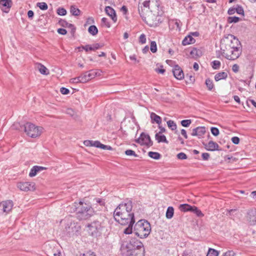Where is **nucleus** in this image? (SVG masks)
Instances as JSON below:
<instances>
[{
  "label": "nucleus",
  "instance_id": "nucleus-1",
  "mask_svg": "<svg viewBox=\"0 0 256 256\" xmlns=\"http://www.w3.org/2000/svg\"><path fill=\"white\" fill-rule=\"evenodd\" d=\"M120 252L122 256H144V245L136 238L122 240Z\"/></svg>",
  "mask_w": 256,
  "mask_h": 256
},
{
  "label": "nucleus",
  "instance_id": "nucleus-2",
  "mask_svg": "<svg viewBox=\"0 0 256 256\" xmlns=\"http://www.w3.org/2000/svg\"><path fill=\"white\" fill-rule=\"evenodd\" d=\"M74 204L76 218L80 220H87L93 216L94 208L90 204L86 202L84 200H80L78 202H74Z\"/></svg>",
  "mask_w": 256,
  "mask_h": 256
},
{
  "label": "nucleus",
  "instance_id": "nucleus-3",
  "mask_svg": "<svg viewBox=\"0 0 256 256\" xmlns=\"http://www.w3.org/2000/svg\"><path fill=\"white\" fill-rule=\"evenodd\" d=\"M151 231L150 224L145 220H138L134 225V234L140 238H146Z\"/></svg>",
  "mask_w": 256,
  "mask_h": 256
},
{
  "label": "nucleus",
  "instance_id": "nucleus-4",
  "mask_svg": "<svg viewBox=\"0 0 256 256\" xmlns=\"http://www.w3.org/2000/svg\"><path fill=\"white\" fill-rule=\"evenodd\" d=\"M224 42L226 43L225 48H220L222 56L226 59L232 60L239 58L242 54V48H240L239 47L238 48H236V50H233L230 46H228L229 42L228 40H226Z\"/></svg>",
  "mask_w": 256,
  "mask_h": 256
},
{
  "label": "nucleus",
  "instance_id": "nucleus-5",
  "mask_svg": "<svg viewBox=\"0 0 256 256\" xmlns=\"http://www.w3.org/2000/svg\"><path fill=\"white\" fill-rule=\"evenodd\" d=\"M19 130H24L28 136L34 138L40 135L42 128H38L34 124L28 122L22 126H20Z\"/></svg>",
  "mask_w": 256,
  "mask_h": 256
},
{
  "label": "nucleus",
  "instance_id": "nucleus-6",
  "mask_svg": "<svg viewBox=\"0 0 256 256\" xmlns=\"http://www.w3.org/2000/svg\"><path fill=\"white\" fill-rule=\"evenodd\" d=\"M132 200H126L120 204L115 209L114 212V216L119 217L123 214L132 211Z\"/></svg>",
  "mask_w": 256,
  "mask_h": 256
},
{
  "label": "nucleus",
  "instance_id": "nucleus-7",
  "mask_svg": "<svg viewBox=\"0 0 256 256\" xmlns=\"http://www.w3.org/2000/svg\"><path fill=\"white\" fill-rule=\"evenodd\" d=\"M104 220L102 218H100V220L97 219L93 222L88 224L89 233L92 236H96L97 234L102 230L104 227Z\"/></svg>",
  "mask_w": 256,
  "mask_h": 256
},
{
  "label": "nucleus",
  "instance_id": "nucleus-8",
  "mask_svg": "<svg viewBox=\"0 0 256 256\" xmlns=\"http://www.w3.org/2000/svg\"><path fill=\"white\" fill-rule=\"evenodd\" d=\"M228 40L229 42L228 46H230L232 48L236 50V48H242V45L240 40L235 36L232 34H228L225 36L221 41L220 48H224L226 46V42L224 40Z\"/></svg>",
  "mask_w": 256,
  "mask_h": 256
},
{
  "label": "nucleus",
  "instance_id": "nucleus-9",
  "mask_svg": "<svg viewBox=\"0 0 256 256\" xmlns=\"http://www.w3.org/2000/svg\"><path fill=\"white\" fill-rule=\"evenodd\" d=\"M115 220L122 225H126L128 222L135 223L134 213L132 211L128 212L119 217L114 216Z\"/></svg>",
  "mask_w": 256,
  "mask_h": 256
},
{
  "label": "nucleus",
  "instance_id": "nucleus-10",
  "mask_svg": "<svg viewBox=\"0 0 256 256\" xmlns=\"http://www.w3.org/2000/svg\"><path fill=\"white\" fill-rule=\"evenodd\" d=\"M44 248L46 254L48 256H60V253L58 252L54 246V244L52 242H47L44 244Z\"/></svg>",
  "mask_w": 256,
  "mask_h": 256
},
{
  "label": "nucleus",
  "instance_id": "nucleus-11",
  "mask_svg": "<svg viewBox=\"0 0 256 256\" xmlns=\"http://www.w3.org/2000/svg\"><path fill=\"white\" fill-rule=\"evenodd\" d=\"M136 142L141 145H146L147 146H150L153 144V142L151 140L150 136L144 132L140 134V138L136 140Z\"/></svg>",
  "mask_w": 256,
  "mask_h": 256
},
{
  "label": "nucleus",
  "instance_id": "nucleus-12",
  "mask_svg": "<svg viewBox=\"0 0 256 256\" xmlns=\"http://www.w3.org/2000/svg\"><path fill=\"white\" fill-rule=\"evenodd\" d=\"M246 218L250 225H256V208L249 210L247 212Z\"/></svg>",
  "mask_w": 256,
  "mask_h": 256
},
{
  "label": "nucleus",
  "instance_id": "nucleus-13",
  "mask_svg": "<svg viewBox=\"0 0 256 256\" xmlns=\"http://www.w3.org/2000/svg\"><path fill=\"white\" fill-rule=\"evenodd\" d=\"M12 206L13 202L10 200L3 201L0 202V214L8 213L12 210Z\"/></svg>",
  "mask_w": 256,
  "mask_h": 256
},
{
  "label": "nucleus",
  "instance_id": "nucleus-14",
  "mask_svg": "<svg viewBox=\"0 0 256 256\" xmlns=\"http://www.w3.org/2000/svg\"><path fill=\"white\" fill-rule=\"evenodd\" d=\"M18 188L22 191L34 190L35 189L34 184L29 182H20L17 184Z\"/></svg>",
  "mask_w": 256,
  "mask_h": 256
},
{
  "label": "nucleus",
  "instance_id": "nucleus-15",
  "mask_svg": "<svg viewBox=\"0 0 256 256\" xmlns=\"http://www.w3.org/2000/svg\"><path fill=\"white\" fill-rule=\"evenodd\" d=\"M78 228L79 226H77L74 222H70L66 226L65 230L67 234L70 236L74 234H77Z\"/></svg>",
  "mask_w": 256,
  "mask_h": 256
},
{
  "label": "nucleus",
  "instance_id": "nucleus-16",
  "mask_svg": "<svg viewBox=\"0 0 256 256\" xmlns=\"http://www.w3.org/2000/svg\"><path fill=\"white\" fill-rule=\"evenodd\" d=\"M97 74V73L93 70L86 72L81 74L82 83H85L88 80L94 78Z\"/></svg>",
  "mask_w": 256,
  "mask_h": 256
},
{
  "label": "nucleus",
  "instance_id": "nucleus-17",
  "mask_svg": "<svg viewBox=\"0 0 256 256\" xmlns=\"http://www.w3.org/2000/svg\"><path fill=\"white\" fill-rule=\"evenodd\" d=\"M172 72L174 76L178 80H181L184 78V72L182 69L178 64L174 66Z\"/></svg>",
  "mask_w": 256,
  "mask_h": 256
},
{
  "label": "nucleus",
  "instance_id": "nucleus-18",
  "mask_svg": "<svg viewBox=\"0 0 256 256\" xmlns=\"http://www.w3.org/2000/svg\"><path fill=\"white\" fill-rule=\"evenodd\" d=\"M12 5V0H0V8L4 12H8Z\"/></svg>",
  "mask_w": 256,
  "mask_h": 256
},
{
  "label": "nucleus",
  "instance_id": "nucleus-19",
  "mask_svg": "<svg viewBox=\"0 0 256 256\" xmlns=\"http://www.w3.org/2000/svg\"><path fill=\"white\" fill-rule=\"evenodd\" d=\"M206 132L205 126H198L192 130L191 134L192 136H197L198 138H200Z\"/></svg>",
  "mask_w": 256,
  "mask_h": 256
},
{
  "label": "nucleus",
  "instance_id": "nucleus-20",
  "mask_svg": "<svg viewBox=\"0 0 256 256\" xmlns=\"http://www.w3.org/2000/svg\"><path fill=\"white\" fill-rule=\"evenodd\" d=\"M204 146L205 148L208 151H214V150H219L218 149L219 146L216 142L212 140L210 141L208 144H205L204 142L202 143Z\"/></svg>",
  "mask_w": 256,
  "mask_h": 256
},
{
  "label": "nucleus",
  "instance_id": "nucleus-21",
  "mask_svg": "<svg viewBox=\"0 0 256 256\" xmlns=\"http://www.w3.org/2000/svg\"><path fill=\"white\" fill-rule=\"evenodd\" d=\"M105 12L106 14L109 16L114 22H116L117 20V17L115 10L110 6H106L105 8Z\"/></svg>",
  "mask_w": 256,
  "mask_h": 256
},
{
  "label": "nucleus",
  "instance_id": "nucleus-22",
  "mask_svg": "<svg viewBox=\"0 0 256 256\" xmlns=\"http://www.w3.org/2000/svg\"><path fill=\"white\" fill-rule=\"evenodd\" d=\"M58 24L62 27L68 28L71 29V33L74 34L76 31V28L74 25L68 23L66 20L60 19L58 21Z\"/></svg>",
  "mask_w": 256,
  "mask_h": 256
},
{
  "label": "nucleus",
  "instance_id": "nucleus-23",
  "mask_svg": "<svg viewBox=\"0 0 256 256\" xmlns=\"http://www.w3.org/2000/svg\"><path fill=\"white\" fill-rule=\"evenodd\" d=\"M46 168H47L46 167L40 166H34L30 170V172L29 173V176L30 177H34L36 175L38 172L46 170Z\"/></svg>",
  "mask_w": 256,
  "mask_h": 256
},
{
  "label": "nucleus",
  "instance_id": "nucleus-24",
  "mask_svg": "<svg viewBox=\"0 0 256 256\" xmlns=\"http://www.w3.org/2000/svg\"><path fill=\"white\" fill-rule=\"evenodd\" d=\"M150 118L152 124L156 123L158 125L162 124V120L161 117L154 112H152L150 113Z\"/></svg>",
  "mask_w": 256,
  "mask_h": 256
},
{
  "label": "nucleus",
  "instance_id": "nucleus-25",
  "mask_svg": "<svg viewBox=\"0 0 256 256\" xmlns=\"http://www.w3.org/2000/svg\"><path fill=\"white\" fill-rule=\"evenodd\" d=\"M196 40L193 38L192 35H188L186 36L182 41V44L186 46L190 44H194Z\"/></svg>",
  "mask_w": 256,
  "mask_h": 256
},
{
  "label": "nucleus",
  "instance_id": "nucleus-26",
  "mask_svg": "<svg viewBox=\"0 0 256 256\" xmlns=\"http://www.w3.org/2000/svg\"><path fill=\"white\" fill-rule=\"evenodd\" d=\"M193 206L187 204H180L178 206V209L182 212H192Z\"/></svg>",
  "mask_w": 256,
  "mask_h": 256
},
{
  "label": "nucleus",
  "instance_id": "nucleus-27",
  "mask_svg": "<svg viewBox=\"0 0 256 256\" xmlns=\"http://www.w3.org/2000/svg\"><path fill=\"white\" fill-rule=\"evenodd\" d=\"M162 134H159L158 132L155 134V138L156 140H157L158 142H164L166 144H168V142L167 140L166 136Z\"/></svg>",
  "mask_w": 256,
  "mask_h": 256
},
{
  "label": "nucleus",
  "instance_id": "nucleus-28",
  "mask_svg": "<svg viewBox=\"0 0 256 256\" xmlns=\"http://www.w3.org/2000/svg\"><path fill=\"white\" fill-rule=\"evenodd\" d=\"M190 54L194 58H199L202 55V51L200 50L194 48L190 52Z\"/></svg>",
  "mask_w": 256,
  "mask_h": 256
},
{
  "label": "nucleus",
  "instance_id": "nucleus-29",
  "mask_svg": "<svg viewBox=\"0 0 256 256\" xmlns=\"http://www.w3.org/2000/svg\"><path fill=\"white\" fill-rule=\"evenodd\" d=\"M228 77V74L224 72H218L214 76V80L216 82H218L221 80H225Z\"/></svg>",
  "mask_w": 256,
  "mask_h": 256
},
{
  "label": "nucleus",
  "instance_id": "nucleus-30",
  "mask_svg": "<svg viewBox=\"0 0 256 256\" xmlns=\"http://www.w3.org/2000/svg\"><path fill=\"white\" fill-rule=\"evenodd\" d=\"M174 214V208L172 206H168L167 208L166 214V217L168 219H171Z\"/></svg>",
  "mask_w": 256,
  "mask_h": 256
},
{
  "label": "nucleus",
  "instance_id": "nucleus-31",
  "mask_svg": "<svg viewBox=\"0 0 256 256\" xmlns=\"http://www.w3.org/2000/svg\"><path fill=\"white\" fill-rule=\"evenodd\" d=\"M38 70L40 72V74L44 75H48L49 74V72L48 68L44 66V65L39 64H38Z\"/></svg>",
  "mask_w": 256,
  "mask_h": 256
},
{
  "label": "nucleus",
  "instance_id": "nucleus-32",
  "mask_svg": "<svg viewBox=\"0 0 256 256\" xmlns=\"http://www.w3.org/2000/svg\"><path fill=\"white\" fill-rule=\"evenodd\" d=\"M88 32L90 34L94 36L98 34V29L96 26L92 25L88 28Z\"/></svg>",
  "mask_w": 256,
  "mask_h": 256
},
{
  "label": "nucleus",
  "instance_id": "nucleus-33",
  "mask_svg": "<svg viewBox=\"0 0 256 256\" xmlns=\"http://www.w3.org/2000/svg\"><path fill=\"white\" fill-rule=\"evenodd\" d=\"M134 224V223L132 224L131 222H128V226L124 228V233L126 234H131L132 232V227Z\"/></svg>",
  "mask_w": 256,
  "mask_h": 256
},
{
  "label": "nucleus",
  "instance_id": "nucleus-34",
  "mask_svg": "<svg viewBox=\"0 0 256 256\" xmlns=\"http://www.w3.org/2000/svg\"><path fill=\"white\" fill-rule=\"evenodd\" d=\"M70 12L73 16H78L80 14V10L74 6H72L70 8Z\"/></svg>",
  "mask_w": 256,
  "mask_h": 256
},
{
  "label": "nucleus",
  "instance_id": "nucleus-35",
  "mask_svg": "<svg viewBox=\"0 0 256 256\" xmlns=\"http://www.w3.org/2000/svg\"><path fill=\"white\" fill-rule=\"evenodd\" d=\"M148 156L154 160H159L161 157V154L157 152H148Z\"/></svg>",
  "mask_w": 256,
  "mask_h": 256
},
{
  "label": "nucleus",
  "instance_id": "nucleus-36",
  "mask_svg": "<svg viewBox=\"0 0 256 256\" xmlns=\"http://www.w3.org/2000/svg\"><path fill=\"white\" fill-rule=\"evenodd\" d=\"M94 202H95L96 203L94 204V206L95 204H98L100 206H104L105 205L106 202L105 200L101 198H94Z\"/></svg>",
  "mask_w": 256,
  "mask_h": 256
},
{
  "label": "nucleus",
  "instance_id": "nucleus-37",
  "mask_svg": "<svg viewBox=\"0 0 256 256\" xmlns=\"http://www.w3.org/2000/svg\"><path fill=\"white\" fill-rule=\"evenodd\" d=\"M191 212L195 214L198 217H202L204 216L201 210H200L198 208L194 206L192 207Z\"/></svg>",
  "mask_w": 256,
  "mask_h": 256
},
{
  "label": "nucleus",
  "instance_id": "nucleus-38",
  "mask_svg": "<svg viewBox=\"0 0 256 256\" xmlns=\"http://www.w3.org/2000/svg\"><path fill=\"white\" fill-rule=\"evenodd\" d=\"M240 19L238 16H229L228 18V22L229 24L236 23L240 21Z\"/></svg>",
  "mask_w": 256,
  "mask_h": 256
},
{
  "label": "nucleus",
  "instance_id": "nucleus-39",
  "mask_svg": "<svg viewBox=\"0 0 256 256\" xmlns=\"http://www.w3.org/2000/svg\"><path fill=\"white\" fill-rule=\"evenodd\" d=\"M218 252L216 250L214 249L210 248L208 254H206V256H218Z\"/></svg>",
  "mask_w": 256,
  "mask_h": 256
},
{
  "label": "nucleus",
  "instance_id": "nucleus-40",
  "mask_svg": "<svg viewBox=\"0 0 256 256\" xmlns=\"http://www.w3.org/2000/svg\"><path fill=\"white\" fill-rule=\"evenodd\" d=\"M167 124L168 128H170L172 130H174L176 129V124L173 120H168L167 122Z\"/></svg>",
  "mask_w": 256,
  "mask_h": 256
},
{
  "label": "nucleus",
  "instance_id": "nucleus-41",
  "mask_svg": "<svg viewBox=\"0 0 256 256\" xmlns=\"http://www.w3.org/2000/svg\"><path fill=\"white\" fill-rule=\"evenodd\" d=\"M221 63L218 60H214L212 62V68L214 70H218L220 68Z\"/></svg>",
  "mask_w": 256,
  "mask_h": 256
},
{
  "label": "nucleus",
  "instance_id": "nucleus-42",
  "mask_svg": "<svg viewBox=\"0 0 256 256\" xmlns=\"http://www.w3.org/2000/svg\"><path fill=\"white\" fill-rule=\"evenodd\" d=\"M36 6L42 10H46L48 8V5L46 2H38Z\"/></svg>",
  "mask_w": 256,
  "mask_h": 256
},
{
  "label": "nucleus",
  "instance_id": "nucleus-43",
  "mask_svg": "<svg viewBox=\"0 0 256 256\" xmlns=\"http://www.w3.org/2000/svg\"><path fill=\"white\" fill-rule=\"evenodd\" d=\"M206 84L208 90H211L214 88L212 81L210 78H208L206 80Z\"/></svg>",
  "mask_w": 256,
  "mask_h": 256
},
{
  "label": "nucleus",
  "instance_id": "nucleus-44",
  "mask_svg": "<svg viewBox=\"0 0 256 256\" xmlns=\"http://www.w3.org/2000/svg\"><path fill=\"white\" fill-rule=\"evenodd\" d=\"M103 46L102 44H101L98 43L94 44L92 45H90V46L89 48V50H95L99 49Z\"/></svg>",
  "mask_w": 256,
  "mask_h": 256
},
{
  "label": "nucleus",
  "instance_id": "nucleus-45",
  "mask_svg": "<svg viewBox=\"0 0 256 256\" xmlns=\"http://www.w3.org/2000/svg\"><path fill=\"white\" fill-rule=\"evenodd\" d=\"M150 50L153 53H155L157 51V46L156 42L154 41H152L150 42Z\"/></svg>",
  "mask_w": 256,
  "mask_h": 256
},
{
  "label": "nucleus",
  "instance_id": "nucleus-46",
  "mask_svg": "<svg viewBox=\"0 0 256 256\" xmlns=\"http://www.w3.org/2000/svg\"><path fill=\"white\" fill-rule=\"evenodd\" d=\"M186 83H194L195 81L194 76L192 75H189L188 74L186 75Z\"/></svg>",
  "mask_w": 256,
  "mask_h": 256
},
{
  "label": "nucleus",
  "instance_id": "nucleus-47",
  "mask_svg": "<svg viewBox=\"0 0 256 256\" xmlns=\"http://www.w3.org/2000/svg\"><path fill=\"white\" fill-rule=\"evenodd\" d=\"M236 10V12L238 14H239L244 16V10L242 6H240V5H237Z\"/></svg>",
  "mask_w": 256,
  "mask_h": 256
},
{
  "label": "nucleus",
  "instance_id": "nucleus-48",
  "mask_svg": "<svg viewBox=\"0 0 256 256\" xmlns=\"http://www.w3.org/2000/svg\"><path fill=\"white\" fill-rule=\"evenodd\" d=\"M191 123V120H184L180 122L182 126L184 127H188Z\"/></svg>",
  "mask_w": 256,
  "mask_h": 256
},
{
  "label": "nucleus",
  "instance_id": "nucleus-49",
  "mask_svg": "<svg viewBox=\"0 0 256 256\" xmlns=\"http://www.w3.org/2000/svg\"><path fill=\"white\" fill-rule=\"evenodd\" d=\"M224 158V160L228 162H236V158H234L230 155L226 156Z\"/></svg>",
  "mask_w": 256,
  "mask_h": 256
},
{
  "label": "nucleus",
  "instance_id": "nucleus-50",
  "mask_svg": "<svg viewBox=\"0 0 256 256\" xmlns=\"http://www.w3.org/2000/svg\"><path fill=\"white\" fill-rule=\"evenodd\" d=\"M210 132L212 134L215 136H218L220 134L219 130L216 127H212L210 128Z\"/></svg>",
  "mask_w": 256,
  "mask_h": 256
},
{
  "label": "nucleus",
  "instance_id": "nucleus-51",
  "mask_svg": "<svg viewBox=\"0 0 256 256\" xmlns=\"http://www.w3.org/2000/svg\"><path fill=\"white\" fill-rule=\"evenodd\" d=\"M124 153L127 156H134L135 157L138 156V154H136L135 152L132 150H127L124 152Z\"/></svg>",
  "mask_w": 256,
  "mask_h": 256
},
{
  "label": "nucleus",
  "instance_id": "nucleus-52",
  "mask_svg": "<svg viewBox=\"0 0 256 256\" xmlns=\"http://www.w3.org/2000/svg\"><path fill=\"white\" fill-rule=\"evenodd\" d=\"M57 13L60 16H65L66 14V10L63 8H59L57 10Z\"/></svg>",
  "mask_w": 256,
  "mask_h": 256
},
{
  "label": "nucleus",
  "instance_id": "nucleus-53",
  "mask_svg": "<svg viewBox=\"0 0 256 256\" xmlns=\"http://www.w3.org/2000/svg\"><path fill=\"white\" fill-rule=\"evenodd\" d=\"M176 157L180 160H186L188 158L186 154L182 152L178 153L177 154Z\"/></svg>",
  "mask_w": 256,
  "mask_h": 256
},
{
  "label": "nucleus",
  "instance_id": "nucleus-54",
  "mask_svg": "<svg viewBox=\"0 0 256 256\" xmlns=\"http://www.w3.org/2000/svg\"><path fill=\"white\" fill-rule=\"evenodd\" d=\"M102 25L105 26L107 28H110V24L108 22V19L106 18H103L102 19Z\"/></svg>",
  "mask_w": 256,
  "mask_h": 256
},
{
  "label": "nucleus",
  "instance_id": "nucleus-55",
  "mask_svg": "<svg viewBox=\"0 0 256 256\" xmlns=\"http://www.w3.org/2000/svg\"><path fill=\"white\" fill-rule=\"evenodd\" d=\"M70 82H74V83H78V82H82V76L80 75L78 77H76V78H72L70 80Z\"/></svg>",
  "mask_w": 256,
  "mask_h": 256
},
{
  "label": "nucleus",
  "instance_id": "nucleus-56",
  "mask_svg": "<svg viewBox=\"0 0 256 256\" xmlns=\"http://www.w3.org/2000/svg\"><path fill=\"white\" fill-rule=\"evenodd\" d=\"M139 42L142 44L146 42V36L144 34H142L139 38Z\"/></svg>",
  "mask_w": 256,
  "mask_h": 256
},
{
  "label": "nucleus",
  "instance_id": "nucleus-57",
  "mask_svg": "<svg viewBox=\"0 0 256 256\" xmlns=\"http://www.w3.org/2000/svg\"><path fill=\"white\" fill-rule=\"evenodd\" d=\"M150 2H151L150 0H146L142 2V5L143 6L144 8H148V9H150Z\"/></svg>",
  "mask_w": 256,
  "mask_h": 256
},
{
  "label": "nucleus",
  "instance_id": "nucleus-58",
  "mask_svg": "<svg viewBox=\"0 0 256 256\" xmlns=\"http://www.w3.org/2000/svg\"><path fill=\"white\" fill-rule=\"evenodd\" d=\"M60 92L63 94H68L70 93V90L66 88L62 87L60 89Z\"/></svg>",
  "mask_w": 256,
  "mask_h": 256
},
{
  "label": "nucleus",
  "instance_id": "nucleus-59",
  "mask_svg": "<svg viewBox=\"0 0 256 256\" xmlns=\"http://www.w3.org/2000/svg\"><path fill=\"white\" fill-rule=\"evenodd\" d=\"M222 256H236V254L232 250H228L224 253Z\"/></svg>",
  "mask_w": 256,
  "mask_h": 256
},
{
  "label": "nucleus",
  "instance_id": "nucleus-60",
  "mask_svg": "<svg viewBox=\"0 0 256 256\" xmlns=\"http://www.w3.org/2000/svg\"><path fill=\"white\" fill-rule=\"evenodd\" d=\"M232 142L236 144H238L240 142V138L238 136H234L232 138Z\"/></svg>",
  "mask_w": 256,
  "mask_h": 256
},
{
  "label": "nucleus",
  "instance_id": "nucleus-61",
  "mask_svg": "<svg viewBox=\"0 0 256 256\" xmlns=\"http://www.w3.org/2000/svg\"><path fill=\"white\" fill-rule=\"evenodd\" d=\"M202 156L203 160H207L210 158V155L208 153L204 152L202 154Z\"/></svg>",
  "mask_w": 256,
  "mask_h": 256
},
{
  "label": "nucleus",
  "instance_id": "nucleus-62",
  "mask_svg": "<svg viewBox=\"0 0 256 256\" xmlns=\"http://www.w3.org/2000/svg\"><path fill=\"white\" fill-rule=\"evenodd\" d=\"M236 8H230L228 11V14L229 15L234 14L236 12Z\"/></svg>",
  "mask_w": 256,
  "mask_h": 256
},
{
  "label": "nucleus",
  "instance_id": "nucleus-63",
  "mask_svg": "<svg viewBox=\"0 0 256 256\" xmlns=\"http://www.w3.org/2000/svg\"><path fill=\"white\" fill-rule=\"evenodd\" d=\"M57 32L59 34L62 35H65L67 33V31L65 29L62 28H58Z\"/></svg>",
  "mask_w": 256,
  "mask_h": 256
},
{
  "label": "nucleus",
  "instance_id": "nucleus-64",
  "mask_svg": "<svg viewBox=\"0 0 256 256\" xmlns=\"http://www.w3.org/2000/svg\"><path fill=\"white\" fill-rule=\"evenodd\" d=\"M156 71L158 73L163 74L166 70L163 68V66L162 65L160 66V68H156Z\"/></svg>",
  "mask_w": 256,
  "mask_h": 256
}]
</instances>
